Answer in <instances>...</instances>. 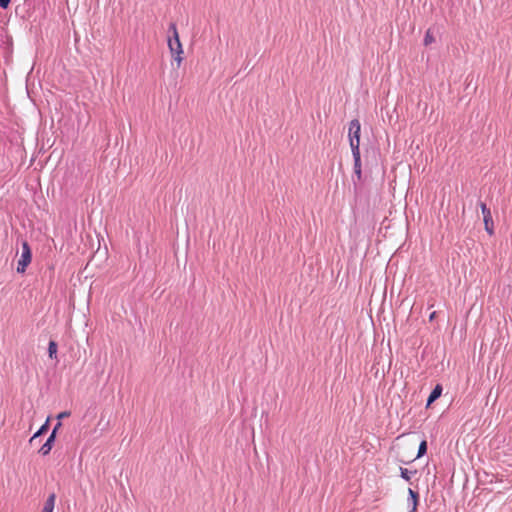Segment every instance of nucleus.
Returning <instances> with one entry per match:
<instances>
[{"mask_svg":"<svg viewBox=\"0 0 512 512\" xmlns=\"http://www.w3.org/2000/svg\"><path fill=\"white\" fill-rule=\"evenodd\" d=\"M169 29L172 32V36L168 38V48L177 64V67H180L184 59L183 46L180 41L176 25L174 23H171Z\"/></svg>","mask_w":512,"mask_h":512,"instance_id":"nucleus-1","label":"nucleus"},{"mask_svg":"<svg viewBox=\"0 0 512 512\" xmlns=\"http://www.w3.org/2000/svg\"><path fill=\"white\" fill-rule=\"evenodd\" d=\"M360 132H361V124L358 119H353L349 123V144L352 150V153H360Z\"/></svg>","mask_w":512,"mask_h":512,"instance_id":"nucleus-2","label":"nucleus"},{"mask_svg":"<svg viewBox=\"0 0 512 512\" xmlns=\"http://www.w3.org/2000/svg\"><path fill=\"white\" fill-rule=\"evenodd\" d=\"M31 260H32V253H31L30 246L27 241H24L22 243L21 257L17 263V272L24 273L26 271V268L28 267V265L31 263Z\"/></svg>","mask_w":512,"mask_h":512,"instance_id":"nucleus-3","label":"nucleus"},{"mask_svg":"<svg viewBox=\"0 0 512 512\" xmlns=\"http://www.w3.org/2000/svg\"><path fill=\"white\" fill-rule=\"evenodd\" d=\"M480 208L483 215L484 227L486 232L492 236L494 234V223L490 209L484 202H480Z\"/></svg>","mask_w":512,"mask_h":512,"instance_id":"nucleus-4","label":"nucleus"},{"mask_svg":"<svg viewBox=\"0 0 512 512\" xmlns=\"http://www.w3.org/2000/svg\"><path fill=\"white\" fill-rule=\"evenodd\" d=\"M61 426V423H58L55 428L53 429L51 435L48 437L47 441L42 445V447L40 448L39 452L42 454V455H48L52 449V446H53V442L55 440V437H56V431L57 429Z\"/></svg>","mask_w":512,"mask_h":512,"instance_id":"nucleus-5","label":"nucleus"},{"mask_svg":"<svg viewBox=\"0 0 512 512\" xmlns=\"http://www.w3.org/2000/svg\"><path fill=\"white\" fill-rule=\"evenodd\" d=\"M354 158V172L358 179L361 178V155L360 153H352Z\"/></svg>","mask_w":512,"mask_h":512,"instance_id":"nucleus-6","label":"nucleus"},{"mask_svg":"<svg viewBox=\"0 0 512 512\" xmlns=\"http://www.w3.org/2000/svg\"><path fill=\"white\" fill-rule=\"evenodd\" d=\"M55 494H51L46 500L41 512H53L55 506Z\"/></svg>","mask_w":512,"mask_h":512,"instance_id":"nucleus-7","label":"nucleus"},{"mask_svg":"<svg viewBox=\"0 0 512 512\" xmlns=\"http://www.w3.org/2000/svg\"><path fill=\"white\" fill-rule=\"evenodd\" d=\"M55 494H51L46 500L41 512H53L55 506Z\"/></svg>","mask_w":512,"mask_h":512,"instance_id":"nucleus-8","label":"nucleus"},{"mask_svg":"<svg viewBox=\"0 0 512 512\" xmlns=\"http://www.w3.org/2000/svg\"><path fill=\"white\" fill-rule=\"evenodd\" d=\"M55 494H51L46 500L41 512H53L55 506Z\"/></svg>","mask_w":512,"mask_h":512,"instance_id":"nucleus-9","label":"nucleus"},{"mask_svg":"<svg viewBox=\"0 0 512 512\" xmlns=\"http://www.w3.org/2000/svg\"><path fill=\"white\" fill-rule=\"evenodd\" d=\"M441 392H442V388L440 385H437L433 391L431 392V394L429 395V398H428V401H427V405H430L432 402H434L437 398L440 397L441 395Z\"/></svg>","mask_w":512,"mask_h":512,"instance_id":"nucleus-10","label":"nucleus"},{"mask_svg":"<svg viewBox=\"0 0 512 512\" xmlns=\"http://www.w3.org/2000/svg\"><path fill=\"white\" fill-rule=\"evenodd\" d=\"M48 354L51 359H55L57 355V343L53 340L49 342Z\"/></svg>","mask_w":512,"mask_h":512,"instance_id":"nucleus-11","label":"nucleus"},{"mask_svg":"<svg viewBox=\"0 0 512 512\" xmlns=\"http://www.w3.org/2000/svg\"><path fill=\"white\" fill-rule=\"evenodd\" d=\"M408 493L411 497V499L413 500V508H412V511L415 512L416 509H417V505H418V493L413 491L412 489H409L408 490Z\"/></svg>","mask_w":512,"mask_h":512,"instance_id":"nucleus-12","label":"nucleus"},{"mask_svg":"<svg viewBox=\"0 0 512 512\" xmlns=\"http://www.w3.org/2000/svg\"><path fill=\"white\" fill-rule=\"evenodd\" d=\"M48 422H49V419L46 421V423L44 425L41 426V428L32 436V438L30 439V442H32L33 440H35L38 436H40L41 434H43L47 428H48Z\"/></svg>","mask_w":512,"mask_h":512,"instance_id":"nucleus-13","label":"nucleus"},{"mask_svg":"<svg viewBox=\"0 0 512 512\" xmlns=\"http://www.w3.org/2000/svg\"><path fill=\"white\" fill-rule=\"evenodd\" d=\"M427 451V442L425 440H423L420 445H419V449H418V454L416 456V458H420L421 456H423Z\"/></svg>","mask_w":512,"mask_h":512,"instance_id":"nucleus-14","label":"nucleus"},{"mask_svg":"<svg viewBox=\"0 0 512 512\" xmlns=\"http://www.w3.org/2000/svg\"><path fill=\"white\" fill-rule=\"evenodd\" d=\"M435 41L433 34L428 30L424 37V45L428 46Z\"/></svg>","mask_w":512,"mask_h":512,"instance_id":"nucleus-15","label":"nucleus"},{"mask_svg":"<svg viewBox=\"0 0 512 512\" xmlns=\"http://www.w3.org/2000/svg\"><path fill=\"white\" fill-rule=\"evenodd\" d=\"M401 471V477L405 479L406 481L410 480L409 471L406 468H400Z\"/></svg>","mask_w":512,"mask_h":512,"instance_id":"nucleus-16","label":"nucleus"},{"mask_svg":"<svg viewBox=\"0 0 512 512\" xmlns=\"http://www.w3.org/2000/svg\"><path fill=\"white\" fill-rule=\"evenodd\" d=\"M69 416H70V412H68V411H64V412L59 413V414H58V416H57V418H58V419H63V418H65V417H69Z\"/></svg>","mask_w":512,"mask_h":512,"instance_id":"nucleus-17","label":"nucleus"},{"mask_svg":"<svg viewBox=\"0 0 512 512\" xmlns=\"http://www.w3.org/2000/svg\"><path fill=\"white\" fill-rule=\"evenodd\" d=\"M10 4V0H0V6L6 9Z\"/></svg>","mask_w":512,"mask_h":512,"instance_id":"nucleus-18","label":"nucleus"},{"mask_svg":"<svg viewBox=\"0 0 512 512\" xmlns=\"http://www.w3.org/2000/svg\"><path fill=\"white\" fill-rule=\"evenodd\" d=\"M435 314H436V312L431 313V315H430L429 319H430V320H433V319H434V317H435Z\"/></svg>","mask_w":512,"mask_h":512,"instance_id":"nucleus-19","label":"nucleus"}]
</instances>
